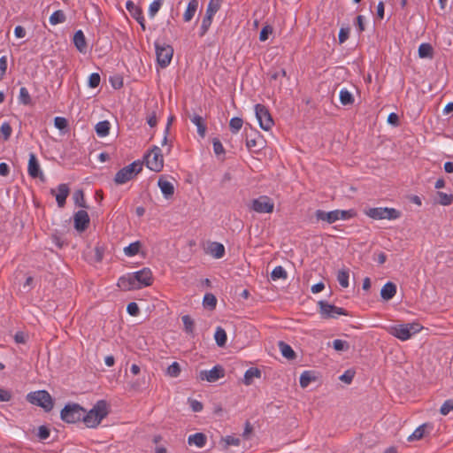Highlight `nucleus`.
<instances>
[{
    "instance_id": "nucleus-47",
    "label": "nucleus",
    "mask_w": 453,
    "mask_h": 453,
    "mask_svg": "<svg viewBox=\"0 0 453 453\" xmlns=\"http://www.w3.org/2000/svg\"><path fill=\"white\" fill-rule=\"evenodd\" d=\"M335 211H336L338 220H340V219L346 220V219L353 218L356 215V213L353 210H347V211L335 210Z\"/></svg>"
},
{
    "instance_id": "nucleus-43",
    "label": "nucleus",
    "mask_w": 453,
    "mask_h": 453,
    "mask_svg": "<svg viewBox=\"0 0 453 453\" xmlns=\"http://www.w3.org/2000/svg\"><path fill=\"white\" fill-rule=\"evenodd\" d=\"M12 128L8 122H4L0 127V136L4 141H8L12 135Z\"/></svg>"
},
{
    "instance_id": "nucleus-20",
    "label": "nucleus",
    "mask_w": 453,
    "mask_h": 453,
    "mask_svg": "<svg viewBox=\"0 0 453 453\" xmlns=\"http://www.w3.org/2000/svg\"><path fill=\"white\" fill-rule=\"evenodd\" d=\"M315 218L317 219V220L324 221L326 222L327 224H333L338 220L335 210L331 211L317 210L315 211Z\"/></svg>"
},
{
    "instance_id": "nucleus-61",
    "label": "nucleus",
    "mask_w": 453,
    "mask_h": 453,
    "mask_svg": "<svg viewBox=\"0 0 453 453\" xmlns=\"http://www.w3.org/2000/svg\"><path fill=\"white\" fill-rule=\"evenodd\" d=\"M213 150L216 155H220L225 152L224 147L219 140H213Z\"/></svg>"
},
{
    "instance_id": "nucleus-42",
    "label": "nucleus",
    "mask_w": 453,
    "mask_h": 453,
    "mask_svg": "<svg viewBox=\"0 0 453 453\" xmlns=\"http://www.w3.org/2000/svg\"><path fill=\"white\" fill-rule=\"evenodd\" d=\"M349 271L348 270H340L337 273V280L339 284L342 288H348L349 287Z\"/></svg>"
},
{
    "instance_id": "nucleus-21",
    "label": "nucleus",
    "mask_w": 453,
    "mask_h": 453,
    "mask_svg": "<svg viewBox=\"0 0 453 453\" xmlns=\"http://www.w3.org/2000/svg\"><path fill=\"white\" fill-rule=\"evenodd\" d=\"M73 44L76 49L81 52L84 53L87 50V41L85 35L81 30L75 32L73 35Z\"/></svg>"
},
{
    "instance_id": "nucleus-37",
    "label": "nucleus",
    "mask_w": 453,
    "mask_h": 453,
    "mask_svg": "<svg viewBox=\"0 0 453 453\" xmlns=\"http://www.w3.org/2000/svg\"><path fill=\"white\" fill-rule=\"evenodd\" d=\"M222 2L223 0H210L205 13L213 17L220 9Z\"/></svg>"
},
{
    "instance_id": "nucleus-24",
    "label": "nucleus",
    "mask_w": 453,
    "mask_h": 453,
    "mask_svg": "<svg viewBox=\"0 0 453 453\" xmlns=\"http://www.w3.org/2000/svg\"><path fill=\"white\" fill-rule=\"evenodd\" d=\"M207 441V437L203 433H196L194 434H191L188 438V444H194L198 448H203Z\"/></svg>"
},
{
    "instance_id": "nucleus-29",
    "label": "nucleus",
    "mask_w": 453,
    "mask_h": 453,
    "mask_svg": "<svg viewBox=\"0 0 453 453\" xmlns=\"http://www.w3.org/2000/svg\"><path fill=\"white\" fill-rule=\"evenodd\" d=\"M110 127H111V124L108 120L99 121L95 127L96 134L99 137L107 136L109 134Z\"/></svg>"
},
{
    "instance_id": "nucleus-48",
    "label": "nucleus",
    "mask_w": 453,
    "mask_h": 453,
    "mask_svg": "<svg viewBox=\"0 0 453 453\" xmlns=\"http://www.w3.org/2000/svg\"><path fill=\"white\" fill-rule=\"evenodd\" d=\"M180 373V366L179 363L173 362L172 365H170L167 368V374L171 377H178Z\"/></svg>"
},
{
    "instance_id": "nucleus-10",
    "label": "nucleus",
    "mask_w": 453,
    "mask_h": 453,
    "mask_svg": "<svg viewBox=\"0 0 453 453\" xmlns=\"http://www.w3.org/2000/svg\"><path fill=\"white\" fill-rule=\"evenodd\" d=\"M255 112L260 127L265 131L270 130L273 126V120L268 109L265 105L257 104L255 106Z\"/></svg>"
},
{
    "instance_id": "nucleus-12",
    "label": "nucleus",
    "mask_w": 453,
    "mask_h": 453,
    "mask_svg": "<svg viewBox=\"0 0 453 453\" xmlns=\"http://www.w3.org/2000/svg\"><path fill=\"white\" fill-rule=\"evenodd\" d=\"M319 311L324 319L336 318L339 315H347L343 308L330 304L326 301L319 302Z\"/></svg>"
},
{
    "instance_id": "nucleus-15",
    "label": "nucleus",
    "mask_w": 453,
    "mask_h": 453,
    "mask_svg": "<svg viewBox=\"0 0 453 453\" xmlns=\"http://www.w3.org/2000/svg\"><path fill=\"white\" fill-rule=\"evenodd\" d=\"M69 192V187L65 183L59 184L57 190L54 188L50 189V194L56 196V201L59 208H63L65 206Z\"/></svg>"
},
{
    "instance_id": "nucleus-58",
    "label": "nucleus",
    "mask_w": 453,
    "mask_h": 453,
    "mask_svg": "<svg viewBox=\"0 0 453 453\" xmlns=\"http://www.w3.org/2000/svg\"><path fill=\"white\" fill-rule=\"evenodd\" d=\"M38 437L40 440L44 441L50 437V430L45 426H41L38 429Z\"/></svg>"
},
{
    "instance_id": "nucleus-19",
    "label": "nucleus",
    "mask_w": 453,
    "mask_h": 453,
    "mask_svg": "<svg viewBox=\"0 0 453 453\" xmlns=\"http://www.w3.org/2000/svg\"><path fill=\"white\" fill-rule=\"evenodd\" d=\"M432 430V426L428 423L422 424L415 429V431L408 437L409 441H418L429 434Z\"/></svg>"
},
{
    "instance_id": "nucleus-11",
    "label": "nucleus",
    "mask_w": 453,
    "mask_h": 453,
    "mask_svg": "<svg viewBox=\"0 0 453 453\" xmlns=\"http://www.w3.org/2000/svg\"><path fill=\"white\" fill-rule=\"evenodd\" d=\"M251 209L257 213H272L274 209V203L269 196H261L252 200Z\"/></svg>"
},
{
    "instance_id": "nucleus-25",
    "label": "nucleus",
    "mask_w": 453,
    "mask_h": 453,
    "mask_svg": "<svg viewBox=\"0 0 453 453\" xmlns=\"http://www.w3.org/2000/svg\"><path fill=\"white\" fill-rule=\"evenodd\" d=\"M197 7H198L197 0H190V2L188 4V7L183 14V19L185 22H189L193 19L196 12L197 10Z\"/></svg>"
},
{
    "instance_id": "nucleus-35",
    "label": "nucleus",
    "mask_w": 453,
    "mask_h": 453,
    "mask_svg": "<svg viewBox=\"0 0 453 453\" xmlns=\"http://www.w3.org/2000/svg\"><path fill=\"white\" fill-rule=\"evenodd\" d=\"M213 17L205 13L204 17L203 18L199 35L203 37L209 30L211 23H212Z\"/></svg>"
},
{
    "instance_id": "nucleus-28",
    "label": "nucleus",
    "mask_w": 453,
    "mask_h": 453,
    "mask_svg": "<svg viewBox=\"0 0 453 453\" xmlns=\"http://www.w3.org/2000/svg\"><path fill=\"white\" fill-rule=\"evenodd\" d=\"M418 52L420 58H433L434 57V49L430 43H421Z\"/></svg>"
},
{
    "instance_id": "nucleus-4",
    "label": "nucleus",
    "mask_w": 453,
    "mask_h": 453,
    "mask_svg": "<svg viewBox=\"0 0 453 453\" xmlns=\"http://www.w3.org/2000/svg\"><path fill=\"white\" fill-rule=\"evenodd\" d=\"M142 170V163L139 160L134 161L130 165L121 168L117 172L114 181L117 185H122L133 180Z\"/></svg>"
},
{
    "instance_id": "nucleus-5",
    "label": "nucleus",
    "mask_w": 453,
    "mask_h": 453,
    "mask_svg": "<svg viewBox=\"0 0 453 453\" xmlns=\"http://www.w3.org/2000/svg\"><path fill=\"white\" fill-rule=\"evenodd\" d=\"M84 408L78 403H67L61 411L60 417L66 423H76L82 420Z\"/></svg>"
},
{
    "instance_id": "nucleus-16",
    "label": "nucleus",
    "mask_w": 453,
    "mask_h": 453,
    "mask_svg": "<svg viewBox=\"0 0 453 453\" xmlns=\"http://www.w3.org/2000/svg\"><path fill=\"white\" fill-rule=\"evenodd\" d=\"M126 8L130 12L132 17L136 19V21L141 25L142 30L144 31L146 29L145 27V19L142 14V9L134 4L132 1H127L126 3Z\"/></svg>"
},
{
    "instance_id": "nucleus-33",
    "label": "nucleus",
    "mask_w": 453,
    "mask_h": 453,
    "mask_svg": "<svg viewBox=\"0 0 453 453\" xmlns=\"http://www.w3.org/2000/svg\"><path fill=\"white\" fill-rule=\"evenodd\" d=\"M214 338H215L216 343L219 347L225 346L226 340H227V336H226V333L225 329H223L220 326L217 327L215 334H214Z\"/></svg>"
},
{
    "instance_id": "nucleus-14",
    "label": "nucleus",
    "mask_w": 453,
    "mask_h": 453,
    "mask_svg": "<svg viewBox=\"0 0 453 453\" xmlns=\"http://www.w3.org/2000/svg\"><path fill=\"white\" fill-rule=\"evenodd\" d=\"M74 228L80 232H84L89 225L90 219L88 212L84 210H80L73 215Z\"/></svg>"
},
{
    "instance_id": "nucleus-2",
    "label": "nucleus",
    "mask_w": 453,
    "mask_h": 453,
    "mask_svg": "<svg viewBox=\"0 0 453 453\" xmlns=\"http://www.w3.org/2000/svg\"><path fill=\"white\" fill-rule=\"evenodd\" d=\"M107 415V403L104 400H100L89 411H87L84 409V416L82 421L87 427L95 428Z\"/></svg>"
},
{
    "instance_id": "nucleus-9",
    "label": "nucleus",
    "mask_w": 453,
    "mask_h": 453,
    "mask_svg": "<svg viewBox=\"0 0 453 453\" xmlns=\"http://www.w3.org/2000/svg\"><path fill=\"white\" fill-rule=\"evenodd\" d=\"M366 215L373 219H396L400 218L401 213L394 208H371L366 211Z\"/></svg>"
},
{
    "instance_id": "nucleus-46",
    "label": "nucleus",
    "mask_w": 453,
    "mask_h": 453,
    "mask_svg": "<svg viewBox=\"0 0 453 453\" xmlns=\"http://www.w3.org/2000/svg\"><path fill=\"white\" fill-rule=\"evenodd\" d=\"M333 347L337 351H347L349 349V344L346 341L335 339L333 342Z\"/></svg>"
},
{
    "instance_id": "nucleus-50",
    "label": "nucleus",
    "mask_w": 453,
    "mask_h": 453,
    "mask_svg": "<svg viewBox=\"0 0 453 453\" xmlns=\"http://www.w3.org/2000/svg\"><path fill=\"white\" fill-rule=\"evenodd\" d=\"M19 101L23 104H29L30 102H31V97H30V95L27 91V89L24 87H22L20 89H19Z\"/></svg>"
},
{
    "instance_id": "nucleus-40",
    "label": "nucleus",
    "mask_w": 453,
    "mask_h": 453,
    "mask_svg": "<svg viewBox=\"0 0 453 453\" xmlns=\"http://www.w3.org/2000/svg\"><path fill=\"white\" fill-rule=\"evenodd\" d=\"M287 277H288V274H287L286 270L280 265L276 266L271 273V278L273 280H277L279 279L286 280Z\"/></svg>"
},
{
    "instance_id": "nucleus-53",
    "label": "nucleus",
    "mask_w": 453,
    "mask_h": 453,
    "mask_svg": "<svg viewBox=\"0 0 453 453\" xmlns=\"http://www.w3.org/2000/svg\"><path fill=\"white\" fill-rule=\"evenodd\" d=\"M54 125L59 130H64L68 126V121L64 117H56L54 119Z\"/></svg>"
},
{
    "instance_id": "nucleus-3",
    "label": "nucleus",
    "mask_w": 453,
    "mask_h": 453,
    "mask_svg": "<svg viewBox=\"0 0 453 453\" xmlns=\"http://www.w3.org/2000/svg\"><path fill=\"white\" fill-rule=\"evenodd\" d=\"M421 329L418 323H408L392 326L388 328V333L401 341H407Z\"/></svg>"
},
{
    "instance_id": "nucleus-17",
    "label": "nucleus",
    "mask_w": 453,
    "mask_h": 453,
    "mask_svg": "<svg viewBox=\"0 0 453 453\" xmlns=\"http://www.w3.org/2000/svg\"><path fill=\"white\" fill-rule=\"evenodd\" d=\"M27 172L32 178H42L43 176L42 172L40 168L39 162L35 153L29 154Z\"/></svg>"
},
{
    "instance_id": "nucleus-41",
    "label": "nucleus",
    "mask_w": 453,
    "mask_h": 453,
    "mask_svg": "<svg viewBox=\"0 0 453 453\" xmlns=\"http://www.w3.org/2000/svg\"><path fill=\"white\" fill-rule=\"evenodd\" d=\"M314 380H315V377L312 376L311 372L310 371H305L300 376V386L303 388H305Z\"/></svg>"
},
{
    "instance_id": "nucleus-52",
    "label": "nucleus",
    "mask_w": 453,
    "mask_h": 453,
    "mask_svg": "<svg viewBox=\"0 0 453 453\" xmlns=\"http://www.w3.org/2000/svg\"><path fill=\"white\" fill-rule=\"evenodd\" d=\"M100 75L97 73H93L88 78V86L92 88H97L100 84Z\"/></svg>"
},
{
    "instance_id": "nucleus-54",
    "label": "nucleus",
    "mask_w": 453,
    "mask_h": 453,
    "mask_svg": "<svg viewBox=\"0 0 453 453\" xmlns=\"http://www.w3.org/2000/svg\"><path fill=\"white\" fill-rule=\"evenodd\" d=\"M161 4H162V3L160 0L153 1L150 4V7H149V15L150 17H154L156 15V13L158 12V10L160 9Z\"/></svg>"
},
{
    "instance_id": "nucleus-31",
    "label": "nucleus",
    "mask_w": 453,
    "mask_h": 453,
    "mask_svg": "<svg viewBox=\"0 0 453 453\" xmlns=\"http://www.w3.org/2000/svg\"><path fill=\"white\" fill-rule=\"evenodd\" d=\"M279 348H280V350L284 357H286L288 359L295 358L296 353L288 344H287L284 342H280Z\"/></svg>"
},
{
    "instance_id": "nucleus-30",
    "label": "nucleus",
    "mask_w": 453,
    "mask_h": 453,
    "mask_svg": "<svg viewBox=\"0 0 453 453\" xmlns=\"http://www.w3.org/2000/svg\"><path fill=\"white\" fill-rule=\"evenodd\" d=\"M340 102L343 105H351L354 103V96L347 88H342L339 94Z\"/></svg>"
},
{
    "instance_id": "nucleus-64",
    "label": "nucleus",
    "mask_w": 453,
    "mask_h": 453,
    "mask_svg": "<svg viewBox=\"0 0 453 453\" xmlns=\"http://www.w3.org/2000/svg\"><path fill=\"white\" fill-rule=\"evenodd\" d=\"M268 75L271 80H277L280 76H286V71L284 69H280L279 71L270 72Z\"/></svg>"
},
{
    "instance_id": "nucleus-18",
    "label": "nucleus",
    "mask_w": 453,
    "mask_h": 453,
    "mask_svg": "<svg viewBox=\"0 0 453 453\" xmlns=\"http://www.w3.org/2000/svg\"><path fill=\"white\" fill-rule=\"evenodd\" d=\"M157 186L159 187L165 198L169 199L173 196V194H174L173 184L171 181L165 179L164 177H160L158 179Z\"/></svg>"
},
{
    "instance_id": "nucleus-49",
    "label": "nucleus",
    "mask_w": 453,
    "mask_h": 453,
    "mask_svg": "<svg viewBox=\"0 0 453 453\" xmlns=\"http://www.w3.org/2000/svg\"><path fill=\"white\" fill-rule=\"evenodd\" d=\"M453 411V399L446 400L440 409L441 415L446 416Z\"/></svg>"
},
{
    "instance_id": "nucleus-45",
    "label": "nucleus",
    "mask_w": 453,
    "mask_h": 453,
    "mask_svg": "<svg viewBox=\"0 0 453 453\" xmlns=\"http://www.w3.org/2000/svg\"><path fill=\"white\" fill-rule=\"evenodd\" d=\"M73 200H74V203L81 207V208H87V204H86V201H85V197H84V193L81 189H79V190H76L73 194Z\"/></svg>"
},
{
    "instance_id": "nucleus-63",
    "label": "nucleus",
    "mask_w": 453,
    "mask_h": 453,
    "mask_svg": "<svg viewBox=\"0 0 453 453\" xmlns=\"http://www.w3.org/2000/svg\"><path fill=\"white\" fill-rule=\"evenodd\" d=\"M7 69V58L5 56L0 58V81L4 78Z\"/></svg>"
},
{
    "instance_id": "nucleus-13",
    "label": "nucleus",
    "mask_w": 453,
    "mask_h": 453,
    "mask_svg": "<svg viewBox=\"0 0 453 453\" xmlns=\"http://www.w3.org/2000/svg\"><path fill=\"white\" fill-rule=\"evenodd\" d=\"M225 376V370L221 365H215L212 369L199 372V379L208 382H216Z\"/></svg>"
},
{
    "instance_id": "nucleus-1",
    "label": "nucleus",
    "mask_w": 453,
    "mask_h": 453,
    "mask_svg": "<svg viewBox=\"0 0 453 453\" xmlns=\"http://www.w3.org/2000/svg\"><path fill=\"white\" fill-rule=\"evenodd\" d=\"M152 273L150 268L144 267L140 271L121 276L118 286L123 290L140 289L152 284Z\"/></svg>"
},
{
    "instance_id": "nucleus-55",
    "label": "nucleus",
    "mask_w": 453,
    "mask_h": 453,
    "mask_svg": "<svg viewBox=\"0 0 453 453\" xmlns=\"http://www.w3.org/2000/svg\"><path fill=\"white\" fill-rule=\"evenodd\" d=\"M355 372L351 370H347L342 375L340 376V380L346 384H350L353 380Z\"/></svg>"
},
{
    "instance_id": "nucleus-34",
    "label": "nucleus",
    "mask_w": 453,
    "mask_h": 453,
    "mask_svg": "<svg viewBox=\"0 0 453 453\" xmlns=\"http://www.w3.org/2000/svg\"><path fill=\"white\" fill-rule=\"evenodd\" d=\"M184 330L187 334L194 335L195 323L189 315H184L182 318Z\"/></svg>"
},
{
    "instance_id": "nucleus-38",
    "label": "nucleus",
    "mask_w": 453,
    "mask_h": 453,
    "mask_svg": "<svg viewBox=\"0 0 453 453\" xmlns=\"http://www.w3.org/2000/svg\"><path fill=\"white\" fill-rule=\"evenodd\" d=\"M203 304L204 307L213 310L217 304V299L211 293H207L203 296Z\"/></svg>"
},
{
    "instance_id": "nucleus-62",
    "label": "nucleus",
    "mask_w": 453,
    "mask_h": 453,
    "mask_svg": "<svg viewBox=\"0 0 453 453\" xmlns=\"http://www.w3.org/2000/svg\"><path fill=\"white\" fill-rule=\"evenodd\" d=\"M12 397L10 390L0 388V402H9Z\"/></svg>"
},
{
    "instance_id": "nucleus-39",
    "label": "nucleus",
    "mask_w": 453,
    "mask_h": 453,
    "mask_svg": "<svg viewBox=\"0 0 453 453\" xmlns=\"http://www.w3.org/2000/svg\"><path fill=\"white\" fill-rule=\"evenodd\" d=\"M243 120L241 118L234 117L229 121V127L233 134H237L242 127Z\"/></svg>"
},
{
    "instance_id": "nucleus-44",
    "label": "nucleus",
    "mask_w": 453,
    "mask_h": 453,
    "mask_svg": "<svg viewBox=\"0 0 453 453\" xmlns=\"http://www.w3.org/2000/svg\"><path fill=\"white\" fill-rule=\"evenodd\" d=\"M437 202L441 205H449L453 201L452 195L446 194L444 192H437Z\"/></svg>"
},
{
    "instance_id": "nucleus-8",
    "label": "nucleus",
    "mask_w": 453,
    "mask_h": 453,
    "mask_svg": "<svg viewBox=\"0 0 453 453\" xmlns=\"http://www.w3.org/2000/svg\"><path fill=\"white\" fill-rule=\"evenodd\" d=\"M157 62L161 68L167 67L173 55V49L165 43L155 42Z\"/></svg>"
},
{
    "instance_id": "nucleus-23",
    "label": "nucleus",
    "mask_w": 453,
    "mask_h": 453,
    "mask_svg": "<svg viewBox=\"0 0 453 453\" xmlns=\"http://www.w3.org/2000/svg\"><path fill=\"white\" fill-rule=\"evenodd\" d=\"M261 371L258 368L250 367L244 373L243 383L246 386H250L253 383L254 378L259 379L261 378Z\"/></svg>"
},
{
    "instance_id": "nucleus-51",
    "label": "nucleus",
    "mask_w": 453,
    "mask_h": 453,
    "mask_svg": "<svg viewBox=\"0 0 453 453\" xmlns=\"http://www.w3.org/2000/svg\"><path fill=\"white\" fill-rule=\"evenodd\" d=\"M245 136H246V146L249 150L257 147V137H251V134H248L247 129L245 128Z\"/></svg>"
},
{
    "instance_id": "nucleus-22",
    "label": "nucleus",
    "mask_w": 453,
    "mask_h": 453,
    "mask_svg": "<svg viewBox=\"0 0 453 453\" xmlns=\"http://www.w3.org/2000/svg\"><path fill=\"white\" fill-rule=\"evenodd\" d=\"M396 294V286L393 282H387L380 290L381 298L388 301L391 300Z\"/></svg>"
},
{
    "instance_id": "nucleus-26",
    "label": "nucleus",
    "mask_w": 453,
    "mask_h": 453,
    "mask_svg": "<svg viewBox=\"0 0 453 453\" xmlns=\"http://www.w3.org/2000/svg\"><path fill=\"white\" fill-rule=\"evenodd\" d=\"M190 120L197 127V133L201 137H204L206 132V126L204 124L203 117L197 114H194L190 117Z\"/></svg>"
},
{
    "instance_id": "nucleus-27",
    "label": "nucleus",
    "mask_w": 453,
    "mask_h": 453,
    "mask_svg": "<svg viewBox=\"0 0 453 453\" xmlns=\"http://www.w3.org/2000/svg\"><path fill=\"white\" fill-rule=\"evenodd\" d=\"M210 254L215 258H221L225 255V247L219 242H212L209 247Z\"/></svg>"
},
{
    "instance_id": "nucleus-6",
    "label": "nucleus",
    "mask_w": 453,
    "mask_h": 453,
    "mask_svg": "<svg viewBox=\"0 0 453 453\" xmlns=\"http://www.w3.org/2000/svg\"><path fill=\"white\" fill-rule=\"evenodd\" d=\"M27 399L30 403L40 406L46 411H50L53 408V400L45 390L31 392L27 395Z\"/></svg>"
},
{
    "instance_id": "nucleus-60",
    "label": "nucleus",
    "mask_w": 453,
    "mask_h": 453,
    "mask_svg": "<svg viewBox=\"0 0 453 453\" xmlns=\"http://www.w3.org/2000/svg\"><path fill=\"white\" fill-rule=\"evenodd\" d=\"M147 123L150 127H154L157 124V112L156 111H152L149 115L147 116Z\"/></svg>"
},
{
    "instance_id": "nucleus-59",
    "label": "nucleus",
    "mask_w": 453,
    "mask_h": 453,
    "mask_svg": "<svg viewBox=\"0 0 453 453\" xmlns=\"http://www.w3.org/2000/svg\"><path fill=\"white\" fill-rule=\"evenodd\" d=\"M127 311L131 316H137L140 312V309L134 302L128 303Z\"/></svg>"
},
{
    "instance_id": "nucleus-7",
    "label": "nucleus",
    "mask_w": 453,
    "mask_h": 453,
    "mask_svg": "<svg viewBox=\"0 0 453 453\" xmlns=\"http://www.w3.org/2000/svg\"><path fill=\"white\" fill-rule=\"evenodd\" d=\"M146 165L154 172H160L164 166V157L161 149L157 146L153 148L144 156Z\"/></svg>"
},
{
    "instance_id": "nucleus-57",
    "label": "nucleus",
    "mask_w": 453,
    "mask_h": 453,
    "mask_svg": "<svg viewBox=\"0 0 453 453\" xmlns=\"http://www.w3.org/2000/svg\"><path fill=\"white\" fill-rule=\"evenodd\" d=\"M349 35V27H342L339 31V42L343 43L346 42Z\"/></svg>"
},
{
    "instance_id": "nucleus-32",
    "label": "nucleus",
    "mask_w": 453,
    "mask_h": 453,
    "mask_svg": "<svg viewBox=\"0 0 453 453\" xmlns=\"http://www.w3.org/2000/svg\"><path fill=\"white\" fill-rule=\"evenodd\" d=\"M66 19L65 14L62 10L54 12L50 17V23L52 26H56L60 23H64Z\"/></svg>"
},
{
    "instance_id": "nucleus-36",
    "label": "nucleus",
    "mask_w": 453,
    "mask_h": 453,
    "mask_svg": "<svg viewBox=\"0 0 453 453\" xmlns=\"http://www.w3.org/2000/svg\"><path fill=\"white\" fill-rule=\"evenodd\" d=\"M140 249H141V242H134L130 243L126 248H124V253L127 257H134L139 253Z\"/></svg>"
},
{
    "instance_id": "nucleus-56",
    "label": "nucleus",
    "mask_w": 453,
    "mask_h": 453,
    "mask_svg": "<svg viewBox=\"0 0 453 453\" xmlns=\"http://www.w3.org/2000/svg\"><path fill=\"white\" fill-rule=\"evenodd\" d=\"M273 33V27L271 26H265L259 35V40L265 42L268 39L269 35Z\"/></svg>"
}]
</instances>
